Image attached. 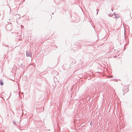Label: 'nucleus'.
Instances as JSON below:
<instances>
[{
  "label": "nucleus",
  "instance_id": "9b49d317",
  "mask_svg": "<svg viewBox=\"0 0 132 132\" xmlns=\"http://www.w3.org/2000/svg\"><path fill=\"white\" fill-rule=\"evenodd\" d=\"M90 91H90L89 90V89H88V91Z\"/></svg>",
  "mask_w": 132,
  "mask_h": 132
},
{
  "label": "nucleus",
  "instance_id": "f257e3e1",
  "mask_svg": "<svg viewBox=\"0 0 132 132\" xmlns=\"http://www.w3.org/2000/svg\"><path fill=\"white\" fill-rule=\"evenodd\" d=\"M128 87L127 86H125L123 87L122 91L123 92V94L127 93L128 91Z\"/></svg>",
  "mask_w": 132,
  "mask_h": 132
},
{
  "label": "nucleus",
  "instance_id": "1a4fd4ad",
  "mask_svg": "<svg viewBox=\"0 0 132 132\" xmlns=\"http://www.w3.org/2000/svg\"><path fill=\"white\" fill-rule=\"evenodd\" d=\"M88 98V99H89V98H90L89 97V96H88V97L87 96V98Z\"/></svg>",
  "mask_w": 132,
  "mask_h": 132
},
{
  "label": "nucleus",
  "instance_id": "ddd939ff",
  "mask_svg": "<svg viewBox=\"0 0 132 132\" xmlns=\"http://www.w3.org/2000/svg\"><path fill=\"white\" fill-rule=\"evenodd\" d=\"M110 14H109V16H110Z\"/></svg>",
  "mask_w": 132,
  "mask_h": 132
},
{
  "label": "nucleus",
  "instance_id": "a211bd4d",
  "mask_svg": "<svg viewBox=\"0 0 132 132\" xmlns=\"http://www.w3.org/2000/svg\"><path fill=\"white\" fill-rule=\"evenodd\" d=\"M19 40H20V39H19Z\"/></svg>",
  "mask_w": 132,
  "mask_h": 132
},
{
  "label": "nucleus",
  "instance_id": "f3484780",
  "mask_svg": "<svg viewBox=\"0 0 132 132\" xmlns=\"http://www.w3.org/2000/svg\"><path fill=\"white\" fill-rule=\"evenodd\" d=\"M91 123H92V122H90V124H91Z\"/></svg>",
  "mask_w": 132,
  "mask_h": 132
},
{
  "label": "nucleus",
  "instance_id": "dca6fc26",
  "mask_svg": "<svg viewBox=\"0 0 132 132\" xmlns=\"http://www.w3.org/2000/svg\"><path fill=\"white\" fill-rule=\"evenodd\" d=\"M50 68V67H47V69H48V68Z\"/></svg>",
  "mask_w": 132,
  "mask_h": 132
},
{
  "label": "nucleus",
  "instance_id": "20e7f679",
  "mask_svg": "<svg viewBox=\"0 0 132 132\" xmlns=\"http://www.w3.org/2000/svg\"><path fill=\"white\" fill-rule=\"evenodd\" d=\"M4 82L2 80H0V84L1 85H3Z\"/></svg>",
  "mask_w": 132,
  "mask_h": 132
},
{
  "label": "nucleus",
  "instance_id": "f8f14e48",
  "mask_svg": "<svg viewBox=\"0 0 132 132\" xmlns=\"http://www.w3.org/2000/svg\"><path fill=\"white\" fill-rule=\"evenodd\" d=\"M116 57V56H114V58H115V57Z\"/></svg>",
  "mask_w": 132,
  "mask_h": 132
},
{
  "label": "nucleus",
  "instance_id": "6e6552de",
  "mask_svg": "<svg viewBox=\"0 0 132 132\" xmlns=\"http://www.w3.org/2000/svg\"><path fill=\"white\" fill-rule=\"evenodd\" d=\"M113 95H114V97H115V98H116V97L117 96H116V95H115L114 94H113Z\"/></svg>",
  "mask_w": 132,
  "mask_h": 132
},
{
  "label": "nucleus",
  "instance_id": "4468645a",
  "mask_svg": "<svg viewBox=\"0 0 132 132\" xmlns=\"http://www.w3.org/2000/svg\"><path fill=\"white\" fill-rule=\"evenodd\" d=\"M55 46L56 47V48H57V47L56 46V45H55Z\"/></svg>",
  "mask_w": 132,
  "mask_h": 132
},
{
  "label": "nucleus",
  "instance_id": "aec40b11",
  "mask_svg": "<svg viewBox=\"0 0 132 132\" xmlns=\"http://www.w3.org/2000/svg\"><path fill=\"white\" fill-rule=\"evenodd\" d=\"M19 95V97H20V95Z\"/></svg>",
  "mask_w": 132,
  "mask_h": 132
},
{
  "label": "nucleus",
  "instance_id": "39448f33",
  "mask_svg": "<svg viewBox=\"0 0 132 132\" xmlns=\"http://www.w3.org/2000/svg\"><path fill=\"white\" fill-rule=\"evenodd\" d=\"M90 90H91V92L93 91H93H94L95 90V88L94 87H91V88L90 89Z\"/></svg>",
  "mask_w": 132,
  "mask_h": 132
},
{
  "label": "nucleus",
  "instance_id": "f03ea898",
  "mask_svg": "<svg viewBox=\"0 0 132 132\" xmlns=\"http://www.w3.org/2000/svg\"><path fill=\"white\" fill-rule=\"evenodd\" d=\"M26 55L27 56L29 57L30 56L31 57V55L30 51H26Z\"/></svg>",
  "mask_w": 132,
  "mask_h": 132
},
{
  "label": "nucleus",
  "instance_id": "6ab92c4d",
  "mask_svg": "<svg viewBox=\"0 0 132 132\" xmlns=\"http://www.w3.org/2000/svg\"><path fill=\"white\" fill-rule=\"evenodd\" d=\"M82 99H84V98H82Z\"/></svg>",
  "mask_w": 132,
  "mask_h": 132
},
{
  "label": "nucleus",
  "instance_id": "0eeeda50",
  "mask_svg": "<svg viewBox=\"0 0 132 132\" xmlns=\"http://www.w3.org/2000/svg\"><path fill=\"white\" fill-rule=\"evenodd\" d=\"M113 89H112V92L113 93V94H114V89H113Z\"/></svg>",
  "mask_w": 132,
  "mask_h": 132
},
{
  "label": "nucleus",
  "instance_id": "423d86ee",
  "mask_svg": "<svg viewBox=\"0 0 132 132\" xmlns=\"http://www.w3.org/2000/svg\"><path fill=\"white\" fill-rule=\"evenodd\" d=\"M114 15H115V17L117 18H118L119 17V16L117 14H115V13H114Z\"/></svg>",
  "mask_w": 132,
  "mask_h": 132
},
{
  "label": "nucleus",
  "instance_id": "2eb2a0df",
  "mask_svg": "<svg viewBox=\"0 0 132 132\" xmlns=\"http://www.w3.org/2000/svg\"><path fill=\"white\" fill-rule=\"evenodd\" d=\"M54 14V13H52V14Z\"/></svg>",
  "mask_w": 132,
  "mask_h": 132
},
{
  "label": "nucleus",
  "instance_id": "7ed1b4c3",
  "mask_svg": "<svg viewBox=\"0 0 132 132\" xmlns=\"http://www.w3.org/2000/svg\"><path fill=\"white\" fill-rule=\"evenodd\" d=\"M51 73L53 76H56L58 75L57 72L56 71H53Z\"/></svg>",
  "mask_w": 132,
  "mask_h": 132
},
{
  "label": "nucleus",
  "instance_id": "9d476101",
  "mask_svg": "<svg viewBox=\"0 0 132 132\" xmlns=\"http://www.w3.org/2000/svg\"><path fill=\"white\" fill-rule=\"evenodd\" d=\"M96 11H99V9H98L97 10H96ZM98 11H97V14H98Z\"/></svg>",
  "mask_w": 132,
  "mask_h": 132
}]
</instances>
